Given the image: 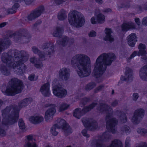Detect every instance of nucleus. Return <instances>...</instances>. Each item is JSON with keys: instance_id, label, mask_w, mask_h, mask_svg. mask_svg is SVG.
Listing matches in <instances>:
<instances>
[{"instance_id": "obj_54", "label": "nucleus", "mask_w": 147, "mask_h": 147, "mask_svg": "<svg viewBox=\"0 0 147 147\" xmlns=\"http://www.w3.org/2000/svg\"><path fill=\"white\" fill-rule=\"evenodd\" d=\"M22 35L23 36V35L24 36H25L26 37L27 36L28 34L26 30H23L22 33Z\"/></svg>"}, {"instance_id": "obj_29", "label": "nucleus", "mask_w": 147, "mask_h": 147, "mask_svg": "<svg viewBox=\"0 0 147 147\" xmlns=\"http://www.w3.org/2000/svg\"><path fill=\"white\" fill-rule=\"evenodd\" d=\"M67 12L64 10H61L58 13L57 18L60 20H63L67 18Z\"/></svg>"}, {"instance_id": "obj_19", "label": "nucleus", "mask_w": 147, "mask_h": 147, "mask_svg": "<svg viewBox=\"0 0 147 147\" xmlns=\"http://www.w3.org/2000/svg\"><path fill=\"white\" fill-rule=\"evenodd\" d=\"M138 48L139 50L138 55V56H143L141 57L142 60L143 62H146L147 63V57L145 56L146 54V52L145 50V49H146L145 46L143 44H140L138 46Z\"/></svg>"}, {"instance_id": "obj_35", "label": "nucleus", "mask_w": 147, "mask_h": 147, "mask_svg": "<svg viewBox=\"0 0 147 147\" xmlns=\"http://www.w3.org/2000/svg\"><path fill=\"white\" fill-rule=\"evenodd\" d=\"M18 125L21 131L24 132L26 131V126L22 119H19L18 122Z\"/></svg>"}, {"instance_id": "obj_50", "label": "nucleus", "mask_w": 147, "mask_h": 147, "mask_svg": "<svg viewBox=\"0 0 147 147\" xmlns=\"http://www.w3.org/2000/svg\"><path fill=\"white\" fill-rule=\"evenodd\" d=\"M138 53L137 51H135L130 56V58L132 59L135 57L137 54L138 55Z\"/></svg>"}, {"instance_id": "obj_64", "label": "nucleus", "mask_w": 147, "mask_h": 147, "mask_svg": "<svg viewBox=\"0 0 147 147\" xmlns=\"http://www.w3.org/2000/svg\"><path fill=\"white\" fill-rule=\"evenodd\" d=\"M45 147H51L50 146H46Z\"/></svg>"}, {"instance_id": "obj_32", "label": "nucleus", "mask_w": 147, "mask_h": 147, "mask_svg": "<svg viewBox=\"0 0 147 147\" xmlns=\"http://www.w3.org/2000/svg\"><path fill=\"white\" fill-rule=\"evenodd\" d=\"M62 129L64 134L66 136L70 134L72 131V129L68 124L66 125Z\"/></svg>"}, {"instance_id": "obj_44", "label": "nucleus", "mask_w": 147, "mask_h": 147, "mask_svg": "<svg viewBox=\"0 0 147 147\" xmlns=\"http://www.w3.org/2000/svg\"><path fill=\"white\" fill-rule=\"evenodd\" d=\"M130 141V138L129 137H127L126 138L125 142V147H130L129 142Z\"/></svg>"}, {"instance_id": "obj_53", "label": "nucleus", "mask_w": 147, "mask_h": 147, "mask_svg": "<svg viewBox=\"0 0 147 147\" xmlns=\"http://www.w3.org/2000/svg\"><path fill=\"white\" fill-rule=\"evenodd\" d=\"M140 9L141 10H147V3L145 4L143 6L142 8L140 7Z\"/></svg>"}, {"instance_id": "obj_25", "label": "nucleus", "mask_w": 147, "mask_h": 147, "mask_svg": "<svg viewBox=\"0 0 147 147\" xmlns=\"http://www.w3.org/2000/svg\"><path fill=\"white\" fill-rule=\"evenodd\" d=\"M135 25L131 22L123 23L122 26V30L124 31H127L130 29L135 28Z\"/></svg>"}, {"instance_id": "obj_17", "label": "nucleus", "mask_w": 147, "mask_h": 147, "mask_svg": "<svg viewBox=\"0 0 147 147\" xmlns=\"http://www.w3.org/2000/svg\"><path fill=\"white\" fill-rule=\"evenodd\" d=\"M70 71L69 69L65 67L60 69L59 74V77L63 80H67L69 77Z\"/></svg>"}, {"instance_id": "obj_58", "label": "nucleus", "mask_w": 147, "mask_h": 147, "mask_svg": "<svg viewBox=\"0 0 147 147\" xmlns=\"http://www.w3.org/2000/svg\"><path fill=\"white\" fill-rule=\"evenodd\" d=\"M6 25V23L3 22L0 24V28H2L4 27Z\"/></svg>"}, {"instance_id": "obj_21", "label": "nucleus", "mask_w": 147, "mask_h": 147, "mask_svg": "<svg viewBox=\"0 0 147 147\" xmlns=\"http://www.w3.org/2000/svg\"><path fill=\"white\" fill-rule=\"evenodd\" d=\"M139 74L141 80L147 81V65L144 66L140 68Z\"/></svg>"}, {"instance_id": "obj_38", "label": "nucleus", "mask_w": 147, "mask_h": 147, "mask_svg": "<svg viewBox=\"0 0 147 147\" xmlns=\"http://www.w3.org/2000/svg\"><path fill=\"white\" fill-rule=\"evenodd\" d=\"M56 125H53L51 128L50 132L52 135L54 136H56L58 135L59 132L57 131L56 129H57Z\"/></svg>"}, {"instance_id": "obj_12", "label": "nucleus", "mask_w": 147, "mask_h": 147, "mask_svg": "<svg viewBox=\"0 0 147 147\" xmlns=\"http://www.w3.org/2000/svg\"><path fill=\"white\" fill-rule=\"evenodd\" d=\"M82 122L85 127L88 130L94 131L97 128V124L96 122L91 119L82 120Z\"/></svg>"}, {"instance_id": "obj_5", "label": "nucleus", "mask_w": 147, "mask_h": 147, "mask_svg": "<svg viewBox=\"0 0 147 147\" xmlns=\"http://www.w3.org/2000/svg\"><path fill=\"white\" fill-rule=\"evenodd\" d=\"M97 109L100 112L107 113L106 118L107 128L109 131L115 133L116 131L115 127L117 121L115 118L112 117V109L106 104H101Z\"/></svg>"}, {"instance_id": "obj_11", "label": "nucleus", "mask_w": 147, "mask_h": 147, "mask_svg": "<svg viewBox=\"0 0 147 147\" xmlns=\"http://www.w3.org/2000/svg\"><path fill=\"white\" fill-rule=\"evenodd\" d=\"M56 112L55 106L54 104L50 105V107L46 111L45 113V119L46 121L49 122L51 121Z\"/></svg>"}, {"instance_id": "obj_4", "label": "nucleus", "mask_w": 147, "mask_h": 147, "mask_svg": "<svg viewBox=\"0 0 147 147\" xmlns=\"http://www.w3.org/2000/svg\"><path fill=\"white\" fill-rule=\"evenodd\" d=\"M115 58L112 53H103L99 56L94 64L93 75L96 78H100L98 79L101 81L102 78L100 77L106 69V65H110Z\"/></svg>"}, {"instance_id": "obj_63", "label": "nucleus", "mask_w": 147, "mask_h": 147, "mask_svg": "<svg viewBox=\"0 0 147 147\" xmlns=\"http://www.w3.org/2000/svg\"><path fill=\"white\" fill-rule=\"evenodd\" d=\"M13 36V34H9V38H11Z\"/></svg>"}, {"instance_id": "obj_1", "label": "nucleus", "mask_w": 147, "mask_h": 147, "mask_svg": "<svg viewBox=\"0 0 147 147\" xmlns=\"http://www.w3.org/2000/svg\"><path fill=\"white\" fill-rule=\"evenodd\" d=\"M29 55L24 51H10L8 53H4L1 57L5 65H1L0 70L4 75H9L12 69H18V72L22 73L26 68L24 63L28 60Z\"/></svg>"}, {"instance_id": "obj_61", "label": "nucleus", "mask_w": 147, "mask_h": 147, "mask_svg": "<svg viewBox=\"0 0 147 147\" xmlns=\"http://www.w3.org/2000/svg\"><path fill=\"white\" fill-rule=\"evenodd\" d=\"M3 104V101L0 99V107H1Z\"/></svg>"}, {"instance_id": "obj_7", "label": "nucleus", "mask_w": 147, "mask_h": 147, "mask_svg": "<svg viewBox=\"0 0 147 147\" xmlns=\"http://www.w3.org/2000/svg\"><path fill=\"white\" fill-rule=\"evenodd\" d=\"M68 20L71 25L76 27H81L85 22L83 15L81 13L76 11H71L69 13Z\"/></svg>"}, {"instance_id": "obj_37", "label": "nucleus", "mask_w": 147, "mask_h": 147, "mask_svg": "<svg viewBox=\"0 0 147 147\" xmlns=\"http://www.w3.org/2000/svg\"><path fill=\"white\" fill-rule=\"evenodd\" d=\"M70 106V105L66 103H63L59 106V110L60 111H64L68 109Z\"/></svg>"}, {"instance_id": "obj_45", "label": "nucleus", "mask_w": 147, "mask_h": 147, "mask_svg": "<svg viewBox=\"0 0 147 147\" xmlns=\"http://www.w3.org/2000/svg\"><path fill=\"white\" fill-rule=\"evenodd\" d=\"M88 35L90 37H94L96 35V33L95 32L92 30L89 32Z\"/></svg>"}, {"instance_id": "obj_2", "label": "nucleus", "mask_w": 147, "mask_h": 147, "mask_svg": "<svg viewBox=\"0 0 147 147\" xmlns=\"http://www.w3.org/2000/svg\"><path fill=\"white\" fill-rule=\"evenodd\" d=\"M32 101L31 98H25L19 102V108L18 107L12 106L7 107L3 110L2 111L3 124L8 125L16 123L19 117L20 109L27 106Z\"/></svg>"}, {"instance_id": "obj_20", "label": "nucleus", "mask_w": 147, "mask_h": 147, "mask_svg": "<svg viewBox=\"0 0 147 147\" xmlns=\"http://www.w3.org/2000/svg\"><path fill=\"white\" fill-rule=\"evenodd\" d=\"M137 37L134 33H131L127 37V43L131 47L134 46L137 41Z\"/></svg>"}, {"instance_id": "obj_18", "label": "nucleus", "mask_w": 147, "mask_h": 147, "mask_svg": "<svg viewBox=\"0 0 147 147\" xmlns=\"http://www.w3.org/2000/svg\"><path fill=\"white\" fill-rule=\"evenodd\" d=\"M50 84L48 82L45 84L41 86L40 91L43 95L46 96H49L51 94Z\"/></svg>"}, {"instance_id": "obj_60", "label": "nucleus", "mask_w": 147, "mask_h": 147, "mask_svg": "<svg viewBox=\"0 0 147 147\" xmlns=\"http://www.w3.org/2000/svg\"><path fill=\"white\" fill-rule=\"evenodd\" d=\"M118 104V102L117 101H115L112 104V105L113 106H116Z\"/></svg>"}, {"instance_id": "obj_52", "label": "nucleus", "mask_w": 147, "mask_h": 147, "mask_svg": "<svg viewBox=\"0 0 147 147\" xmlns=\"http://www.w3.org/2000/svg\"><path fill=\"white\" fill-rule=\"evenodd\" d=\"M135 21L136 23L138 25H140V20L139 18H136L135 19Z\"/></svg>"}, {"instance_id": "obj_51", "label": "nucleus", "mask_w": 147, "mask_h": 147, "mask_svg": "<svg viewBox=\"0 0 147 147\" xmlns=\"http://www.w3.org/2000/svg\"><path fill=\"white\" fill-rule=\"evenodd\" d=\"M142 23L144 25L147 24V17H145L143 19L142 21Z\"/></svg>"}, {"instance_id": "obj_8", "label": "nucleus", "mask_w": 147, "mask_h": 147, "mask_svg": "<svg viewBox=\"0 0 147 147\" xmlns=\"http://www.w3.org/2000/svg\"><path fill=\"white\" fill-rule=\"evenodd\" d=\"M53 92V94L57 97L62 98L65 97L67 94L66 90L58 85V81L55 79L52 82Z\"/></svg>"}, {"instance_id": "obj_9", "label": "nucleus", "mask_w": 147, "mask_h": 147, "mask_svg": "<svg viewBox=\"0 0 147 147\" xmlns=\"http://www.w3.org/2000/svg\"><path fill=\"white\" fill-rule=\"evenodd\" d=\"M96 105V103L94 102L88 106L85 107L83 109L81 110L80 108H77L74 111L73 113V115L78 119H79L80 117L84 114L85 113L89 111L92 109Z\"/></svg>"}, {"instance_id": "obj_13", "label": "nucleus", "mask_w": 147, "mask_h": 147, "mask_svg": "<svg viewBox=\"0 0 147 147\" xmlns=\"http://www.w3.org/2000/svg\"><path fill=\"white\" fill-rule=\"evenodd\" d=\"M110 136L108 132L104 133L98 140H93L90 144L91 147H101L102 141L109 139Z\"/></svg>"}, {"instance_id": "obj_33", "label": "nucleus", "mask_w": 147, "mask_h": 147, "mask_svg": "<svg viewBox=\"0 0 147 147\" xmlns=\"http://www.w3.org/2000/svg\"><path fill=\"white\" fill-rule=\"evenodd\" d=\"M96 16L97 22L98 23L102 24L105 21V17L104 15L99 13L96 15Z\"/></svg>"}, {"instance_id": "obj_59", "label": "nucleus", "mask_w": 147, "mask_h": 147, "mask_svg": "<svg viewBox=\"0 0 147 147\" xmlns=\"http://www.w3.org/2000/svg\"><path fill=\"white\" fill-rule=\"evenodd\" d=\"M96 2L98 3L99 4H102L103 2L102 0H95Z\"/></svg>"}, {"instance_id": "obj_26", "label": "nucleus", "mask_w": 147, "mask_h": 147, "mask_svg": "<svg viewBox=\"0 0 147 147\" xmlns=\"http://www.w3.org/2000/svg\"><path fill=\"white\" fill-rule=\"evenodd\" d=\"M11 44L10 40L8 39H5L0 42V53L7 48Z\"/></svg>"}, {"instance_id": "obj_39", "label": "nucleus", "mask_w": 147, "mask_h": 147, "mask_svg": "<svg viewBox=\"0 0 147 147\" xmlns=\"http://www.w3.org/2000/svg\"><path fill=\"white\" fill-rule=\"evenodd\" d=\"M96 84L94 82H92L87 84L85 87L86 90L89 91L94 88L96 86Z\"/></svg>"}, {"instance_id": "obj_55", "label": "nucleus", "mask_w": 147, "mask_h": 147, "mask_svg": "<svg viewBox=\"0 0 147 147\" xmlns=\"http://www.w3.org/2000/svg\"><path fill=\"white\" fill-rule=\"evenodd\" d=\"M5 134V131L0 128V135L1 136H3Z\"/></svg>"}, {"instance_id": "obj_34", "label": "nucleus", "mask_w": 147, "mask_h": 147, "mask_svg": "<svg viewBox=\"0 0 147 147\" xmlns=\"http://www.w3.org/2000/svg\"><path fill=\"white\" fill-rule=\"evenodd\" d=\"M32 50L33 52L36 54H38L39 55L40 59H41V61H43L45 60V55H43V54L42 53H39V51L38 49L36 47H33L32 48Z\"/></svg>"}, {"instance_id": "obj_47", "label": "nucleus", "mask_w": 147, "mask_h": 147, "mask_svg": "<svg viewBox=\"0 0 147 147\" xmlns=\"http://www.w3.org/2000/svg\"><path fill=\"white\" fill-rule=\"evenodd\" d=\"M28 78L30 80L34 81L36 80L37 79V78H35L34 75L32 74L29 76Z\"/></svg>"}, {"instance_id": "obj_36", "label": "nucleus", "mask_w": 147, "mask_h": 147, "mask_svg": "<svg viewBox=\"0 0 147 147\" xmlns=\"http://www.w3.org/2000/svg\"><path fill=\"white\" fill-rule=\"evenodd\" d=\"M68 39L66 36L63 37L62 39L61 42L58 41L57 42V44L63 46H65L68 43Z\"/></svg>"}, {"instance_id": "obj_49", "label": "nucleus", "mask_w": 147, "mask_h": 147, "mask_svg": "<svg viewBox=\"0 0 147 147\" xmlns=\"http://www.w3.org/2000/svg\"><path fill=\"white\" fill-rule=\"evenodd\" d=\"M138 94L137 93H134L133 94V99L134 101H136L138 98Z\"/></svg>"}, {"instance_id": "obj_40", "label": "nucleus", "mask_w": 147, "mask_h": 147, "mask_svg": "<svg viewBox=\"0 0 147 147\" xmlns=\"http://www.w3.org/2000/svg\"><path fill=\"white\" fill-rule=\"evenodd\" d=\"M137 131L138 133L143 136L147 134V130L145 129L138 128L137 130Z\"/></svg>"}, {"instance_id": "obj_6", "label": "nucleus", "mask_w": 147, "mask_h": 147, "mask_svg": "<svg viewBox=\"0 0 147 147\" xmlns=\"http://www.w3.org/2000/svg\"><path fill=\"white\" fill-rule=\"evenodd\" d=\"M9 85L6 90L2 89V92L4 94L10 96H13L21 92L23 87L22 82L16 78H13L9 82Z\"/></svg>"}, {"instance_id": "obj_10", "label": "nucleus", "mask_w": 147, "mask_h": 147, "mask_svg": "<svg viewBox=\"0 0 147 147\" xmlns=\"http://www.w3.org/2000/svg\"><path fill=\"white\" fill-rule=\"evenodd\" d=\"M125 76H121V79L118 83L120 85L122 83H125L126 81H131L133 78V74L132 71L129 68L126 67L125 72Z\"/></svg>"}, {"instance_id": "obj_15", "label": "nucleus", "mask_w": 147, "mask_h": 147, "mask_svg": "<svg viewBox=\"0 0 147 147\" xmlns=\"http://www.w3.org/2000/svg\"><path fill=\"white\" fill-rule=\"evenodd\" d=\"M44 10V8L43 6L40 7L30 13L28 17V20H32L38 17L43 13Z\"/></svg>"}, {"instance_id": "obj_56", "label": "nucleus", "mask_w": 147, "mask_h": 147, "mask_svg": "<svg viewBox=\"0 0 147 147\" xmlns=\"http://www.w3.org/2000/svg\"><path fill=\"white\" fill-rule=\"evenodd\" d=\"M111 10L110 8H107L105 9L103 11V12L105 13H109L111 12Z\"/></svg>"}, {"instance_id": "obj_3", "label": "nucleus", "mask_w": 147, "mask_h": 147, "mask_svg": "<svg viewBox=\"0 0 147 147\" xmlns=\"http://www.w3.org/2000/svg\"><path fill=\"white\" fill-rule=\"evenodd\" d=\"M90 63V57L84 54L76 55L71 60V64L73 66L76 65L78 69L77 73L81 77L87 76L90 74L91 70L89 66Z\"/></svg>"}, {"instance_id": "obj_23", "label": "nucleus", "mask_w": 147, "mask_h": 147, "mask_svg": "<svg viewBox=\"0 0 147 147\" xmlns=\"http://www.w3.org/2000/svg\"><path fill=\"white\" fill-rule=\"evenodd\" d=\"M113 32L111 29L106 28L105 30V36L104 38V40L105 41H108L112 42L114 40V38L111 35Z\"/></svg>"}, {"instance_id": "obj_46", "label": "nucleus", "mask_w": 147, "mask_h": 147, "mask_svg": "<svg viewBox=\"0 0 147 147\" xmlns=\"http://www.w3.org/2000/svg\"><path fill=\"white\" fill-rule=\"evenodd\" d=\"M90 21L92 24H96L97 22V19H96L95 17H93L91 18Z\"/></svg>"}, {"instance_id": "obj_24", "label": "nucleus", "mask_w": 147, "mask_h": 147, "mask_svg": "<svg viewBox=\"0 0 147 147\" xmlns=\"http://www.w3.org/2000/svg\"><path fill=\"white\" fill-rule=\"evenodd\" d=\"M29 120L32 123L37 124L42 122L43 120V118L40 115H35L31 117Z\"/></svg>"}, {"instance_id": "obj_31", "label": "nucleus", "mask_w": 147, "mask_h": 147, "mask_svg": "<svg viewBox=\"0 0 147 147\" xmlns=\"http://www.w3.org/2000/svg\"><path fill=\"white\" fill-rule=\"evenodd\" d=\"M19 7V5L18 3H15L10 9H5V11L8 14H13L16 12L17 9Z\"/></svg>"}, {"instance_id": "obj_30", "label": "nucleus", "mask_w": 147, "mask_h": 147, "mask_svg": "<svg viewBox=\"0 0 147 147\" xmlns=\"http://www.w3.org/2000/svg\"><path fill=\"white\" fill-rule=\"evenodd\" d=\"M63 30V28L59 26L56 27L53 34V36L56 37H60L61 35Z\"/></svg>"}, {"instance_id": "obj_62", "label": "nucleus", "mask_w": 147, "mask_h": 147, "mask_svg": "<svg viewBox=\"0 0 147 147\" xmlns=\"http://www.w3.org/2000/svg\"><path fill=\"white\" fill-rule=\"evenodd\" d=\"M89 99L86 98H84V100L86 101V102H88L89 101Z\"/></svg>"}, {"instance_id": "obj_57", "label": "nucleus", "mask_w": 147, "mask_h": 147, "mask_svg": "<svg viewBox=\"0 0 147 147\" xmlns=\"http://www.w3.org/2000/svg\"><path fill=\"white\" fill-rule=\"evenodd\" d=\"M104 87V86L103 85H101L99 86L96 89V90H98V91L100 90L102 88Z\"/></svg>"}, {"instance_id": "obj_22", "label": "nucleus", "mask_w": 147, "mask_h": 147, "mask_svg": "<svg viewBox=\"0 0 147 147\" xmlns=\"http://www.w3.org/2000/svg\"><path fill=\"white\" fill-rule=\"evenodd\" d=\"M54 46L52 44L47 43L45 44L42 48L45 51L47 52L48 55H52L54 52Z\"/></svg>"}, {"instance_id": "obj_28", "label": "nucleus", "mask_w": 147, "mask_h": 147, "mask_svg": "<svg viewBox=\"0 0 147 147\" xmlns=\"http://www.w3.org/2000/svg\"><path fill=\"white\" fill-rule=\"evenodd\" d=\"M30 61L31 63L34 64L37 68H41L43 66L42 63L39 62V61H42L41 59H40L39 60H38L35 57H32L30 59Z\"/></svg>"}, {"instance_id": "obj_27", "label": "nucleus", "mask_w": 147, "mask_h": 147, "mask_svg": "<svg viewBox=\"0 0 147 147\" xmlns=\"http://www.w3.org/2000/svg\"><path fill=\"white\" fill-rule=\"evenodd\" d=\"M67 124L64 120L60 118H58L56 120V124L54 125H56L57 128L63 129L66 125Z\"/></svg>"}, {"instance_id": "obj_14", "label": "nucleus", "mask_w": 147, "mask_h": 147, "mask_svg": "<svg viewBox=\"0 0 147 147\" xmlns=\"http://www.w3.org/2000/svg\"><path fill=\"white\" fill-rule=\"evenodd\" d=\"M144 111L142 109L136 110L131 119L132 122L134 124L138 123L140 121L141 118L144 115Z\"/></svg>"}, {"instance_id": "obj_48", "label": "nucleus", "mask_w": 147, "mask_h": 147, "mask_svg": "<svg viewBox=\"0 0 147 147\" xmlns=\"http://www.w3.org/2000/svg\"><path fill=\"white\" fill-rule=\"evenodd\" d=\"M82 133L84 136L86 137V138H88L90 136L87 134V130L86 129L83 130Z\"/></svg>"}, {"instance_id": "obj_41", "label": "nucleus", "mask_w": 147, "mask_h": 147, "mask_svg": "<svg viewBox=\"0 0 147 147\" xmlns=\"http://www.w3.org/2000/svg\"><path fill=\"white\" fill-rule=\"evenodd\" d=\"M122 130L126 134H129L131 132V130L129 127L127 126H125L122 128Z\"/></svg>"}, {"instance_id": "obj_16", "label": "nucleus", "mask_w": 147, "mask_h": 147, "mask_svg": "<svg viewBox=\"0 0 147 147\" xmlns=\"http://www.w3.org/2000/svg\"><path fill=\"white\" fill-rule=\"evenodd\" d=\"M25 140L24 147H38V145L35 142V139L32 136L28 135L26 137Z\"/></svg>"}, {"instance_id": "obj_43", "label": "nucleus", "mask_w": 147, "mask_h": 147, "mask_svg": "<svg viewBox=\"0 0 147 147\" xmlns=\"http://www.w3.org/2000/svg\"><path fill=\"white\" fill-rule=\"evenodd\" d=\"M21 0H12L14 2H18L21 1ZM26 3L27 5L30 4L32 2V0H24Z\"/></svg>"}, {"instance_id": "obj_42", "label": "nucleus", "mask_w": 147, "mask_h": 147, "mask_svg": "<svg viewBox=\"0 0 147 147\" xmlns=\"http://www.w3.org/2000/svg\"><path fill=\"white\" fill-rule=\"evenodd\" d=\"M120 119L122 122L124 123L127 121L126 117L125 114H122L120 116Z\"/></svg>"}]
</instances>
